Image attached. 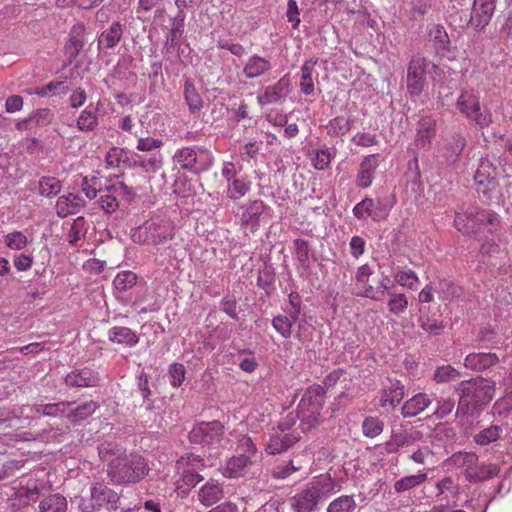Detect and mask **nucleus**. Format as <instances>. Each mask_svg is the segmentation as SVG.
Wrapping results in <instances>:
<instances>
[{"instance_id":"obj_35","label":"nucleus","mask_w":512,"mask_h":512,"mask_svg":"<svg viewBox=\"0 0 512 512\" xmlns=\"http://www.w3.org/2000/svg\"><path fill=\"white\" fill-rule=\"evenodd\" d=\"M123 35V26L119 22H113L111 26L104 30L98 37L99 49L114 48L121 40Z\"/></svg>"},{"instance_id":"obj_12","label":"nucleus","mask_w":512,"mask_h":512,"mask_svg":"<svg viewBox=\"0 0 512 512\" xmlns=\"http://www.w3.org/2000/svg\"><path fill=\"white\" fill-rule=\"evenodd\" d=\"M392 205L381 199L364 198L353 208V215L364 220L371 218L373 221L384 220L391 210Z\"/></svg>"},{"instance_id":"obj_40","label":"nucleus","mask_w":512,"mask_h":512,"mask_svg":"<svg viewBox=\"0 0 512 512\" xmlns=\"http://www.w3.org/2000/svg\"><path fill=\"white\" fill-rule=\"evenodd\" d=\"M352 119L345 116H336L329 120L326 132L331 137H340L348 133L352 127Z\"/></svg>"},{"instance_id":"obj_56","label":"nucleus","mask_w":512,"mask_h":512,"mask_svg":"<svg viewBox=\"0 0 512 512\" xmlns=\"http://www.w3.org/2000/svg\"><path fill=\"white\" fill-rule=\"evenodd\" d=\"M61 188V182L54 177H42L38 183L39 193L45 197L56 196Z\"/></svg>"},{"instance_id":"obj_14","label":"nucleus","mask_w":512,"mask_h":512,"mask_svg":"<svg viewBox=\"0 0 512 512\" xmlns=\"http://www.w3.org/2000/svg\"><path fill=\"white\" fill-rule=\"evenodd\" d=\"M474 180L479 193L490 197L497 187L496 168L489 158H481L474 174Z\"/></svg>"},{"instance_id":"obj_11","label":"nucleus","mask_w":512,"mask_h":512,"mask_svg":"<svg viewBox=\"0 0 512 512\" xmlns=\"http://www.w3.org/2000/svg\"><path fill=\"white\" fill-rule=\"evenodd\" d=\"M224 435V426L219 421L201 422L189 432V440L203 447H217Z\"/></svg>"},{"instance_id":"obj_25","label":"nucleus","mask_w":512,"mask_h":512,"mask_svg":"<svg viewBox=\"0 0 512 512\" xmlns=\"http://www.w3.org/2000/svg\"><path fill=\"white\" fill-rule=\"evenodd\" d=\"M422 433L420 431H400L393 433L390 440L386 443V450L388 453H395L401 448L408 447L415 442L421 440Z\"/></svg>"},{"instance_id":"obj_10","label":"nucleus","mask_w":512,"mask_h":512,"mask_svg":"<svg viewBox=\"0 0 512 512\" xmlns=\"http://www.w3.org/2000/svg\"><path fill=\"white\" fill-rule=\"evenodd\" d=\"M456 106L466 118L473 119L480 128L492 123L491 114L488 111L481 112L479 96L472 90L462 91Z\"/></svg>"},{"instance_id":"obj_64","label":"nucleus","mask_w":512,"mask_h":512,"mask_svg":"<svg viewBox=\"0 0 512 512\" xmlns=\"http://www.w3.org/2000/svg\"><path fill=\"white\" fill-rule=\"evenodd\" d=\"M434 453L430 447H419L409 455V459L416 464L425 465L433 463Z\"/></svg>"},{"instance_id":"obj_52","label":"nucleus","mask_w":512,"mask_h":512,"mask_svg":"<svg viewBox=\"0 0 512 512\" xmlns=\"http://www.w3.org/2000/svg\"><path fill=\"white\" fill-rule=\"evenodd\" d=\"M137 283V275L132 271L118 272L113 280V286L118 292H125Z\"/></svg>"},{"instance_id":"obj_44","label":"nucleus","mask_w":512,"mask_h":512,"mask_svg":"<svg viewBox=\"0 0 512 512\" xmlns=\"http://www.w3.org/2000/svg\"><path fill=\"white\" fill-rule=\"evenodd\" d=\"M449 461L451 465L462 470L467 478L468 470L477 463L478 457L474 453L458 452L453 454Z\"/></svg>"},{"instance_id":"obj_59","label":"nucleus","mask_w":512,"mask_h":512,"mask_svg":"<svg viewBox=\"0 0 512 512\" xmlns=\"http://www.w3.org/2000/svg\"><path fill=\"white\" fill-rule=\"evenodd\" d=\"M85 224L86 222L83 217H77L73 220L67 232V241L70 244L77 243L85 235Z\"/></svg>"},{"instance_id":"obj_30","label":"nucleus","mask_w":512,"mask_h":512,"mask_svg":"<svg viewBox=\"0 0 512 512\" xmlns=\"http://www.w3.org/2000/svg\"><path fill=\"white\" fill-rule=\"evenodd\" d=\"M3 243L11 251H25L33 243L32 234L26 231L13 230L3 236Z\"/></svg>"},{"instance_id":"obj_33","label":"nucleus","mask_w":512,"mask_h":512,"mask_svg":"<svg viewBox=\"0 0 512 512\" xmlns=\"http://www.w3.org/2000/svg\"><path fill=\"white\" fill-rule=\"evenodd\" d=\"M82 206V200L73 193L60 196L55 205L56 214L61 217L76 214Z\"/></svg>"},{"instance_id":"obj_54","label":"nucleus","mask_w":512,"mask_h":512,"mask_svg":"<svg viewBox=\"0 0 512 512\" xmlns=\"http://www.w3.org/2000/svg\"><path fill=\"white\" fill-rule=\"evenodd\" d=\"M387 306L393 315L399 316L408 308V299L404 293L388 292Z\"/></svg>"},{"instance_id":"obj_43","label":"nucleus","mask_w":512,"mask_h":512,"mask_svg":"<svg viewBox=\"0 0 512 512\" xmlns=\"http://www.w3.org/2000/svg\"><path fill=\"white\" fill-rule=\"evenodd\" d=\"M316 61H306L301 67L300 89L305 95L314 94L313 71Z\"/></svg>"},{"instance_id":"obj_8","label":"nucleus","mask_w":512,"mask_h":512,"mask_svg":"<svg viewBox=\"0 0 512 512\" xmlns=\"http://www.w3.org/2000/svg\"><path fill=\"white\" fill-rule=\"evenodd\" d=\"M238 455L229 458L221 467L222 474L227 478L245 475L257 458V449L249 437L243 436L238 443Z\"/></svg>"},{"instance_id":"obj_4","label":"nucleus","mask_w":512,"mask_h":512,"mask_svg":"<svg viewBox=\"0 0 512 512\" xmlns=\"http://www.w3.org/2000/svg\"><path fill=\"white\" fill-rule=\"evenodd\" d=\"M175 234V225L167 217L155 216L131 230V239L135 243L159 245L171 240Z\"/></svg>"},{"instance_id":"obj_7","label":"nucleus","mask_w":512,"mask_h":512,"mask_svg":"<svg viewBox=\"0 0 512 512\" xmlns=\"http://www.w3.org/2000/svg\"><path fill=\"white\" fill-rule=\"evenodd\" d=\"M120 495L101 482L90 485V499L80 498L78 508L80 512H97L106 506L112 512L119 508Z\"/></svg>"},{"instance_id":"obj_50","label":"nucleus","mask_w":512,"mask_h":512,"mask_svg":"<svg viewBox=\"0 0 512 512\" xmlns=\"http://www.w3.org/2000/svg\"><path fill=\"white\" fill-rule=\"evenodd\" d=\"M97 408H98L97 403L91 400V401L85 402L82 405H79L75 409L69 408V411L67 413V418L71 422L76 423V422L84 420L85 418L92 415L96 411Z\"/></svg>"},{"instance_id":"obj_29","label":"nucleus","mask_w":512,"mask_h":512,"mask_svg":"<svg viewBox=\"0 0 512 512\" xmlns=\"http://www.w3.org/2000/svg\"><path fill=\"white\" fill-rule=\"evenodd\" d=\"M373 273L374 271L372 267L368 264H364L357 269L355 273V282L359 289V295L373 300H379L376 296L374 287L369 284V278Z\"/></svg>"},{"instance_id":"obj_18","label":"nucleus","mask_w":512,"mask_h":512,"mask_svg":"<svg viewBox=\"0 0 512 512\" xmlns=\"http://www.w3.org/2000/svg\"><path fill=\"white\" fill-rule=\"evenodd\" d=\"M241 223L251 232L258 229L264 215L269 211V207L262 200H254L242 207Z\"/></svg>"},{"instance_id":"obj_51","label":"nucleus","mask_w":512,"mask_h":512,"mask_svg":"<svg viewBox=\"0 0 512 512\" xmlns=\"http://www.w3.org/2000/svg\"><path fill=\"white\" fill-rule=\"evenodd\" d=\"M249 191L250 182L242 177L228 182L226 193L230 199L237 200L245 196Z\"/></svg>"},{"instance_id":"obj_23","label":"nucleus","mask_w":512,"mask_h":512,"mask_svg":"<svg viewBox=\"0 0 512 512\" xmlns=\"http://www.w3.org/2000/svg\"><path fill=\"white\" fill-rule=\"evenodd\" d=\"M466 145V139L460 134H453L447 138L440 148L441 157L447 163H455Z\"/></svg>"},{"instance_id":"obj_55","label":"nucleus","mask_w":512,"mask_h":512,"mask_svg":"<svg viewBox=\"0 0 512 512\" xmlns=\"http://www.w3.org/2000/svg\"><path fill=\"white\" fill-rule=\"evenodd\" d=\"M334 154L330 149H316L310 153L312 165L317 170H325L330 166Z\"/></svg>"},{"instance_id":"obj_34","label":"nucleus","mask_w":512,"mask_h":512,"mask_svg":"<svg viewBox=\"0 0 512 512\" xmlns=\"http://www.w3.org/2000/svg\"><path fill=\"white\" fill-rule=\"evenodd\" d=\"M108 339L120 345L134 347L139 342V337L134 331L124 326H114L108 331Z\"/></svg>"},{"instance_id":"obj_32","label":"nucleus","mask_w":512,"mask_h":512,"mask_svg":"<svg viewBox=\"0 0 512 512\" xmlns=\"http://www.w3.org/2000/svg\"><path fill=\"white\" fill-rule=\"evenodd\" d=\"M498 360L495 353H470L464 359V366L471 370L482 371L495 365Z\"/></svg>"},{"instance_id":"obj_5","label":"nucleus","mask_w":512,"mask_h":512,"mask_svg":"<svg viewBox=\"0 0 512 512\" xmlns=\"http://www.w3.org/2000/svg\"><path fill=\"white\" fill-rule=\"evenodd\" d=\"M495 381L475 378L458 385L459 408L478 409L487 405L494 395Z\"/></svg>"},{"instance_id":"obj_3","label":"nucleus","mask_w":512,"mask_h":512,"mask_svg":"<svg viewBox=\"0 0 512 512\" xmlns=\"http://www.w3.org/2000/svg\"><path fill=\"white\" fill-rule=\"evenodd\" d=\"M442 70L420 54L413 55L407 65L406 87L412 100H416L424 91L426 76L433 81L441 79Z\"/></svg>"},{"instance_id":"obj_16","label":"nucleus","mask_w":512,"mask_h":512,"mask_svg":"<svg viewBox=\"0 0 512 512\" xmlns=\"http://www.w3.org/2000/svg\"><path fill=\"white\" fill-rule=\"evenodd\" d=\"M495 0H474L468 25L475 30L484 29L495 12Z\"/></svg>"},{"instance_id":"obj_2","label":"nucleus","mask_w":512,"mask_h":512,"mask_svg":"<svg viewBox=\"0 0 512 512\" xmlns=\"http://www.w3.org/2000/svg\"><path fill=\"white\" fill-rule=\"evenodd\" d=\"M98 454L102 461L107 462V475L114 484L138 483L150 470L141 455H126L120 446L112 442L102 443Z\"/></svg>"},{"instance_id":"obj_17","label":"nucleus","mask_w":512,"mask_h":512,"mask_svg":"<svg viewBox=\"0 0 512 512\" xmlns=\"http://www.w3.org/2000/svg\"><path fill=\"white\" fill-rule=\"evenodd\" d=\"M290 92V81L284 76L275 84L265 87L257 94V102L259 105H269L280 102L285 99Z\"/></svg>"},{"instance_id":"obj_38","label":"nucleus","mask_w":512,"mask_h":512,"mask_svg":"<svg viewBox=\"0 0 512 512\" xmlns=\"http://www.w3.org/2000/svg\"><path fill=\"white\" fill-rule=\"evenodd\" d=\"M427 478L428 474L425 471L420 470L417 474L404 476L397 480L394 483V490L397 493L409 491L423 484Z\"/></svg>"},{"instance_id":"obj_9","label":"nucleus","mask_w":512,"mask_h":512,"mask_svg":"<svg viewBox=\"0 0 512 512\" xmlns=\"http://www.w3.org/2000/svg\"><path fill=\"white\" fill-rule=\"evenodd\" d=\"M202 467H204V460L199 455L189 453L181 456L175 464L176 473L179 475L176 481L177 489L188 491L201 482L203 476L197 470Z\"/></svg>"},{"instance_id":"obj_48","label":"nucleus","mask_w":512,"mask_h":512,"mask_svg":"<svg viewBox=\"0 0 512 512\" xmlns=\"http://www.w3.org/2000/svg\"><path fill=\"white\" fill-rule=\"evenodd\" d=\"M504 428L502 425H491L482 429L479 433L474 435V441L478 445H488L498 440L503 434Z\"/></svg>"},{"instance_id":"obj_15","label":"nucleus","mask_w":512,"mask_h":512,"mask_svg":"<svg viewBox=\"0 0 512 512\" xmlns=\"http://www.w3.org/2000/svg\"><path fill=\"white\" fill-rule=\"evenodd\" d=\"M72 402L61 401L57 403L48 404H35V405H22L20 413L26 415V421H29L34 414L49 416V417H67L69 408Z\"/></svg>"},{"instance_id":"obj_20","label":"nucleus","mask_w":512,"mask_h":512,"mask_svg":"<svg viewBox=\"0 0 512 512\" xmlns=\"http://www.w3.org/2000/svg\"><path fill=\"white\" fill-rule=\"evenodd\" d=\"M436 121L431 117H422L416 127L415 146L427 150L436 136Z\"/></svg>"},{"instance_id":"obj_21","label":"nucleus","mask_w":512,"mask_h":512,"mask_svg":"<svg viewBox=\"0 0 512 512\" xmlns=\"http://www.w3.org/2000/svg\"><path fill=\"white\" fill-rule=\"evenodd\" d=\"M97 373L90 368L74 369L65 377V383L69 387L83 388L94 387L98 384Z\"/></svg>"},{"instance_id":"obj_36","label":"nucleus","mask_w":512,"mask_h":512,"mask_svg":"<svg viewBox=\"0 0 512 512\" xmlns=\"http://www.w3.org/2000/svg\"><path fill=\"white\" fill-rule=\"evenodd\" d=\"M84 31L82 24L74 25L69 34V40L65 45V50L70 58H76L84 45Z\"/></svg>"},{"instance_id":"obj_53","label":"nucleus","mask_w":512,"mask_h":512,"mask_svg":"<svg viewBox=\"0 0 512 512\" xmlns=\"http://www.w3.org/2000/svg\"><path fill=\"white\" fill-rule=\"evenodd\" d=\"M119 189H122L121 184H120V186L114 185L111 188H109L101 193L99 202H100L102 209L106 213H112L118 208L119 203H118V200L116 197V192Z\"/></svg>"},{"instance_id":"obj_57","label":"nucleus","mask_w":512,"mask_h":512,"mask_svg":"<svg viewBox=\"0 0 512 512\" xmlns=\"http://www.w3.org/2000/svg\"><path fill=\"white\" fill-rule=\"evenodd\" d=\"M384 422L378 417H367L362 423L363 434L368 438H375L383 432Z\"/></svg>"},{"instance_id":"obj_61","label":"nucleus","mask_w":512,"mask_h":512,"mask_svg":"<svg viewBox=\"0 0 512 512\" xmlns=\"http://www.w3.org/2000/svg\"><path fill=\"white\" fill-rule=\"evenodd\" d=\"M21 406L10 408H0V424H4L6 422L9 423L10 427H14L15 423L21 421L23 418L26 421V415L20 413Z\"/></svg>"},{"instance_id":"obj_60","label":"nucleus","mask_w":512,"mask_h":512,"mask_svg":"<svg viewBox=\"0 0 512 512\" xmlns=\"http://www.w3.org/2000/svg\"><path fill=\"white\" fill-rule=\"evenodd\" d=\"M493 414L503 418L512 417V391L495 402Z\"/></svg>"},{"instance_id":"obj_28","label":"nucleus","mask_w":512,"mask_h":512,"mask_svg":"<svg viewBox=\"0 0 512 512\" xmlns=\"http://www.w3.org/2000/svg\"><path fill=\"white\" fill-rule=\"evenodd\" d=\"M428 37L437 55L445 56L449 52L450 39L443 26L432 25L428 30Z\"/></svg>"},{"instance_id":"obj_63","label":"nucleus","mask_w":512,"mask_h":512,"mask_svg":"<svg viewBox=\"0 0 512 512\" xmlns=\"http://www.w3.org/2000/svg\"><path fill=\"white\" fill-rule=\"evenodd\" d=\"M168 374L170 384L173 387H180L185 380L186 369L183 364L174 362L169 366Z\"/></svg>"},{"instance_id":"obj_22","label":"nucleus","mask_w":512,"mask_h":512,"mask_svg":"<svg viewBox=\"0 0 512 512\" xmlns=\"http://www.w3.org/2000/svg\"><path fill=\"white\" fill-rule=\"evenodd\" d=\"M378 154H371L362 160L356 177V184L361 188L371 186L378 167Z\"/></svg>"},{"instance_id":"obj_6","label":"nucleus","mask_w":512,"mask_h":512,"mask_svg":"<svg viewBox=\"0 0 512 512\" xmlns=\"http://www.w3.org/2000/svg\"><path fill=\"white\" fill-rule=\"evenodd\" d=\"M173 162L183 170L201 173L212 167L214 157L205 147L184 146L175 151Z\"/></svg>"},{"instance_id":"obj_1","label":"nucleus","mask_w":512,"mask_h":512,"mask_svg":"<svg viewBox=\"0 0 512 512\" xmlns=\"http://www.w3.org/2000/svg\"><path fill=\"white\" fill-rule=\"evenodd\" d=\"M324 396L325 390L320 385L308 387L302 395L297 412L302 431L308 432L319 425ZM295 421L296 416L290 413L278 424L276 429H273L266 447L268 454H280L299 440V435L292 430Z\"/></svg>"},{"instance_id":"obj_27","label":"nucleus","mask_w":512,"mask_h":512,"mask_svg":"<svg viewBox=\"0 0 512 512\" xmlns=\"http://www.w3.org/2000/svg\"><path fill=\"white\" fill-rule=\"evenodd\" d=\"M272 69L271 62L257 54L250 56L244 66L243 74L248 79L258 78Z\"/></svg>"},{"instance_id":"obj_39","label":"nucleus","mask_w":512,"mask_h":512,"mask_svg":"<svg viewBox=\"0 0 512 512\" xmlns=\"http://www.w3.org/2000/svg\"><path fill=\"white\" fill-rule=\"evenodd\" d=\"M318 501L307 486L305 490L298 493L292 502L295 512H310L317 505Z\"/></svg>"},{"instance_id":"obj_47","label":"nucleus","mask_w":512,"mask_h":512,"mask_svg":"<svg viewBox=\"0 0 512 512\" xmlns=\"http://www.w3.org/2000/svg\"><path fill=\"white\" fill-rule=\"evenodd\" d=\"M298 317L289 313L288 315H278L273 318V328L284 338H290L292 333V326L297 321Z\"/></svg>"},{"instance_id":"obj_24","label":"nucleus","mask_w":512,"mask_h":512,"mask_svg":"<svg viewBox=\"0 0 512 512\" xmlns=\"http://www.w3.org/2000/svg\"><path fill=\"white\" fill-rule=\"evenodd\" d=\"M431 403L432 399L428 394L419 392L404 402L401 408V415L404 418L415 417L422 413Z\"/></svg>"},{"instance_id":"obj_46","label":"nucleus","mask_w":512,"mask_h":512,"mask_svg":"<svg viewBox=\"0 0 512 512\" xmlns=\"http://www.w3.org/2000/svg\"><path fill=\"white\" fill-rule=\"evenodd\" d=\"M498 473V467L494 464H481L478 462L468 470L469 481L477 482L485 479H489Z\"/></svg>"},{"instance_id":"obj_37","label":"nucleus","mask_w":512,"mask_h":512,"mask_svg":"<svg viewBox=\"0 0 512 512\" xmlns=\"http://www.w3.org/2000/svg\"><path fill=\"white\" fill-rule=\"evenodd\" d=\"M67 508V499L60 493L49 494L38 504V512H66Z\"/></svg>"},{"instance_id":"obj_26","label":"nucleus","mask_w":512,"mask_h":512,"mask_svg":"<svg viewBox=\"0 0 512 512\" xmlns=\"http://www.w3.org/2000/svg\"><path fill=\"white\" fill-rule=\"evenodd\" d=\"M312 494L318 502L325 500L336 491L337 483L329 475L315 477L309 484Z\"/></svg>"},{"instance_id":"obj_42","label":"nucleus","mask_w":512,"mask_h":512,"mask_svg":"<svg viewBox=\"0 0 512 512\" xmlns=\"http://www.w3.org/2000/svg\"><path fill=\"white\" fill-rule=\"evenodd\" d=\"M184 98L191 113L200 111L203 107V100L191 80H186L184 84Z\"/></svg>"},{"instance_id":"obj_41","label":"nucleus","mask_w":512,"mask_h":512,"mask_svg":"<svg viewBox=\"0 0 512 512\" xmlns=\"http://www.w3.org/2000/svg\"><path fill=\"white\" fill-rule=\"evenodd\" d=\"M394 281L403 288L416 290L419 286V277L411 269H396L393 273Z\"/></svg>"},{"instance_id":"obj_49","label":"nucleus","mask_w":512,"mask_h":512,"mask_svg":"<svg viewBox=\"0 0 512 512\" xmlns=\"http://www.w3.org/2000/svg\"><path fill=\"white\" fill-rule=\"evenodd\" d=\"M356 506L353 495H341L330 502L327 512H353Z\"/></svg>"},{"instance_id":"obj_31","label":"nucleus","mask_w":512,"mask_h":512,"mask_svg":"<svg viewBox=\"0 0 512 512\" xmlns=\"http://www.w3.org/2000/svg\"><path fill=\"white\" fill-rule=\"evenodd\" d=\"M224 496L223 487L220 483L210 480L198 491V500L206 507L212 506Z\"/></svg>"},{"instance_id":"obj_62","label":"nucleus","mask_w":512,"mask_h":512,"mask_svg":"<svg viewBox=\"0 0 512 512\" xmlns=\"http://www.w3.org/2000/svg\"><path fill=\"white\" fill-rule=\"evenodd\" d=\"M13 264L17 271L23 272L32 268L34 264L33 251L29 249L20 252L13 258Z\"/></svg>"},{"instance_id":"obj_45","label":"nucleus","mask_w":512,"mask_h":512,"mask_svg":"<svg viewBox=\"0 0 512 512\" xmlns=\"http://www.w3.org/2000/svg\"><path fill=\"white\" fill-rule=\"evenodd\" d=\"M96 108L92 105L87 106L77 119V128L81 131L88 132L94 130L98 125V117Z\"/></svg>"},{"instance_id":"obj_58","label":"nucleus","mask_w":512,"mask_h":512,"mask_svg":"<svg viewBox=\"0 0 512 512\" xmlns=\"http://www.w3.org/2000/svg\"><path fill=\"white\" fill-rule=\"evenodd\" d=\"M437 293L438 297L446 302L458 297L461 293V289L451 281L442 280L438 284Z\"/></svg>"},{"instance_id":"obj_19","label":"nucleus","mask_w":512,"mask_h":512,"mask_svg":"<svg viewBox=\"0 0 512 512\" xmlns=\"http://www.w3.org/2000/svg\"><path fill=\"white\" fill-rule=\"evenodd\" d=\"M404 385L397 379L387 378L382 383L380 406L395 408L404 398Z\"/></svg>"},{"instance_id":"obj_13","label":"nucleus","mask_w":512,"mask_h":512,"mask_svg":"<svg viewBox=\"0 0 512 512\" xmlns=\"http://www.w3.org/2000/svg\"><path fill=\"white\" fill-rule=\"evenodd\" d=\"M466 218L470 222L471 234H477L482 228L487 229L488 233H494L500 224L495 212L477 207L467 208Z\"/></svg>"}]
</instances>
